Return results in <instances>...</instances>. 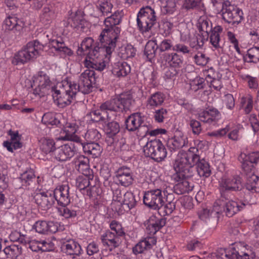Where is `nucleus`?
<instances>
[{
	"label": "nucleus",
	"mask_w": 259,
	"mask_h": 259,
	"mask_svg": "<svg viewBox=\"0 0 259 259\" xmlns=\"http://www.w3.org/2000/svg\"><path fill=\"white\" fill-rule=\"evenodd\" d=\"M121 20L122 15L119 11L114 12L104 20L105 28L99 36V41L96 42L93 49H91L87 53L89 59L94 60L98 58L101 52H105L107 57L114 51L121 32L120 27L117 25L120 23Z\"/></svg>",
	"instance_id": "1"
},
{
	"label": "nucleus",
	"mask_w": 259,
	"mask_h": 259,
	"mask_svg": "<svg viewBox=\"0 0 259 259\" xmlns=\"http://www.w3.org/2000/svg\"><path fill=\"white\" fill-rule=\"evenodd\" d=\"M134 103L135 100L131 95L121 94L116 98L101 103L98 109L107 122L108 120H111L109 111L115 112H126L130 109Z\"/></svg>",
	"instance_id": "2"
},
{
	"label": "nucleus",
	"mask_w": 259,
	"mask_h": 259,
	"mask_svg": "<svg viewBox=\"0 0 259 259\" xmlns=\"http://www.w3.org/2000/svg\"><path fill=\"white\" fill-rule=\"evenodd\" d=\"M198 159V155L191 153L190 150L189 153L176 159L174 164L176 173L172 176L173 180L179 181L182 178H191L194 175L195 171L193 166L194 161Z\"/></svg>",
	"instance_id": "3"
},
{
	"label": "nucleus",
	"mask_w": 259,
	"mask_h": 259,
	"mask_svg": "<svg viewBox=\"0 0 259 259\" xmlns=\"http://www.w3.org/2000/svg\"><path fill=\"white\" fill-rule=\"evenodd\" d=\"M248 203L245 200L239 202L232 200L227 191H222L220 198L214 203L215 213L224 212L226 216L232 217L242 210Z\"/></svg>",
	"instance_id": "4"
},
{
	"label": "nucleus",
	"mask_w": 259,
	"mask_h": 259,
	"mask_svg": "<svg viewBox=\"0 0 259 259\" xmlns=\"http://www.w3.org/2000/svg\"><path fill=\"white\" fill-rule=\"evenodd\" d=\"M43 49L44 45L37 40L29 41L15 54L12 63L15 65H18L33 60L40 55V51Z\"/></svg>",
	"instance_id": "5"
},
{
	"label": "nucleus",
	"mask_w": 259,
	"mask_h": 259,
	"mask_svg": "<svg viewBox=\"0 0 259 259\" xmlns=\"http://www.w3.org/2000/svg\"><path fill=\"white\" fill-rule=\"evenodd\" d=\"M77 93L76 88L72 84L71 81L63 80L57 84L52 95L54 99L58 101V104L64 107L72 102Z\"/></svg>",
	"instance_id": "6"
},
{
	"label": "nucleus",
	"mask_w": 259,
	"mask_h": 259,
	"mask_svg": "<svg viewBox=\"0 0 259 259\" xmlns=\"http://www.w3.org/2000/svg\"><path fill=\"white\" fill-rule=\"evenodd\" d=\"M223 259H254L255 253L252 248L244 243H235L222 253Z\"/></svg>",
	"instance_id": "7"
},
{
	"label": "nucleus",
	"mask_w": 259,
	"mask_h": 259,
	"mask_svg": "<svg viewBox=\"0 0 259 259\" xmlns=\"http://www.w3.org/2000/svg\"><path fill=\"white\" fill-rule=\"evenodd\" d=\"M56 87L47 73L42 71L38 72L31 84L33 93L40 97L52 94Z\"/></svg>",
	"instance_id": "8"
},
{
	"label": "nucleus",
	"mask_w": 259,
	"mask_h": 259,
	"mask_svg": "<svg viewBox=\"0 0 259 259\" xmlns=\"http://www.w3.org/2000/svg\"><path fill=\"white\" fill-rule=\"evenodd\" d=\"M137 22L140 32H149L157 22L155 10L150 6L141 8L137 15Z\"/></svg>",
	"instance_id": "9"
},
{
	"label": "nucleus",
	"mask_w": 259,
	"mask_h": 259,
	"mask_svg": "<svg viewBox=\"0 0 259 259\" xmlns=\"http://www.w3.org/2000/svg\"><path fill=\"white\" fill-rule=\"evenodd\" d=\"M98 76L94 70L87 69L79 76L78 83L71 81L72 84L75 87L77 92L86 94L90 93L93 87L98 84Z\"/></svg>",
	"instance_id": "10"
},
{
	"label": "nucleus",
	"mask_w": 259,
	"mask_h": 259,
	"mask_svg": "<svg viewBox=\"0 0 259 259\" xmlns=\"http://www.w3.org/2000/svg\"><path fill=\"white\" fill-rule=\"evenodd\" d=\"M221 11L223 19L232 26H237L244 19L242 10L228 1L223 3Z\"/></svg>",
	"instance_id": "11"
},
{
	"label": "nucleus",
	"mask_w": 259,
	"mask_h": 259,
	"mask_svg": "<svg viewBox=\"0 0 259 259\" xmlns=\"http://www.w3.org/2000/svg\"><path fill=\"white\" fill-rule=\"evenodd\" d=\"M161 188H154L145 192L143 197L144 204L150 208L159 210L161 215L164 204V197Z\"/></svg>",
	"instance_id": "12"
},
{
	"label": "nucleus",
	"mask_w": 259,
	"mask_h": 259,
	"mask_svg": "<svg viewBox=\"0 0 259 259\" xmlns=\"http://www.w3.org/2000/svg\"><path fill=\"white\" fill-rule=\"evenodd\" d=\"M199 32H204L206 40H207L209 34L210 33L209 38L210 42L215 49L221 48L219 42L220 41V34L223 31L222 27L220 25L215 26L212 28V23L208 19L202 20L198 26Z\"/></svg>",
	"instance_id": "13"
},
{
	"label": "nucleus",
	"mask_w": 259,
	"mask_h": 259,
	"mask_svg": "<svg viewBox=\"0 0 259 259\" xmlns=\"http://www.w3.org/2000/svg\"><path fill=\"white\" fill-rule=\"evenodd\" d=\"M145 156L149 157L157 162L162 161L167 155V151L159 139H154L147 143L144 147Z\"/></svg>",
	"instance_id": "14"
},
{
	"label": "nucleus",
	"mask_w": 259,
	"mask_h": 259,
	"mask_svg": "<svg viewBox=\"0 0 259 259\" xmlns=\"http://www.w3.org/2000/svg\"><path fill=\"white\" fill-rule=\"evenodd\" d=\"M220 186L222 191H227L229 194V191H239L242 188V179L238 175L230 176H224L222 178Z\"/></svg>",
	"instance_id": "15"
},
{
	"label": "nucleus",
	"mask_w": 259,
	"mask_h": 259,
	"mask_svg": "<svg viewBox=\"0 0 259 259\" xmlns=\"http://www.w3.org/2000/svg\"><path fill=\"white\" fill-rule=\"evenodd\" d=\"M76 152L74 143H70L64 144L56 148L54 150V156L59 161H66L72 157Z\"/></svg>",
	"instance_id": "16"
},
{
	"label": "nucleus",
	"mask_w": 259,
	"mask_h": 259,
	"mask_svg": "<svg viewBox=\"0 0 259 259\" xmlns=\"http://www.w3.org/2000/svg\"><path fill=\"white\" fill-rule=\"evenodd\" d=\"M33 199L37 206L44 210H48L55 203L52 191L36 193L33 196Z\"/></svg>",
	"instance_id": "17"
},
{
	"label": "nucleus",
	"mask_w": 259,
	"mask_h": 259,
	"mask_svg": "<svg viewBox=\"0 0 259 259\" xmlns=\"http://www.w3.org/2000/svg\"><path fill=\"white\" fill-rule=\"evenodd\" d=\"M60 225L58 222L39 220L33 225L32 228L40 234L55 233L59 230Z\"/></svg>",
	"instance_id": "18"
},
{
	"label": "nucleus",
	"mask_w": 259,
	"mask_h": 259,
	"mask_svg": "<svg viewBox=\"0 0 259 259\" xmlns=\"http://www.w3.org/2000/svg\"><path fill=\"white\" fill-rule=\"evenodd\" d=\"M53 192L54 201L58 205L65 206L70 202L69 187L68 185H61L57 187Z\"/></svg>",
	"instance_id": "19"
},
{
	"label": "nucleus",
	"mask_w": 259,
	"mask_h": 259,
	"mask_svg": "<svg viewBox=\"0 0 259 259\" xmlns=\"http://www.w3.org/2000/svg\"><path fill=\"white\" fill-rule=\"evenodd\" d=\"M166 224V219L157 218L152 215L144 223L146 232L150 235H153Z\"/></svg>",
	"instance_id": "20"
},
{
	"label": "nucleus",
	"mask_w": 259,
	"mask_h": 259,
	"mask_svg": "<svg viewBox=\"0 0 259 259\" xmlns=\"http://www.w3.org/2000/svg\"><path fill=\"white\" fill-rule=\"evenodd\" d=\"M115 177L118 183L122 186L128 187L134 181L133 172L130 167L122 166L115 172Z\"/></svg>",
	"instance_id": "21"
},
{
	"label": "nucleus",
	"mask_w": 259,
	"mask_h": 259,
	"mask_svg": "<svg viewBox=\"0 0 259 259\" xmlns=\"http://www.w3.org/2000/svg\"><path fill=\"white\" fill-rule=\"evenodd\" d=\"M122 237L108 230L101 235L100 239L103 246L108 247L109 250L112 251L120 246Z\"/></svg>",
	"instance_id": "22"
},
{
	"label": "nucleus",
	"mask_w": 259,
	"mask_h": 259,
	"mask_svg": "<svg viewBox=\"0 0 259 259\" xmlns=\"http://www.w3.org/2000/svg\"><path fill=\"white\" fill-rule=\"evenodd\" d=\"M220 116V112L213 107H208L198 114L199 119L204 123L214 125Z\"/></svg>",
	"instance_id": "23"
},
{
	"label": "nucleus",
	"mask_w": 259,
	"mask_h": 259,
	"mask_svg": "<svg viewBox=\"0 0 259 259\" xmlns=\"http://www.w3.org/2000/svg\"><path fill=\"white\" fill-rule=\"evenodd\" d=\"M187 143V138L184 134L180 131H176L174 137L167 140L166 146L170 152H175L184 147Z\"/></svg>",
	"instance_id": "24"
},
{
	"label": "nucleus",
	"mask_w": 259,
	"mask_h": 259,
	"mask_svg": "<svg viewBox=\"0 0 259 259\" xmlns=\"http://www.w3.org/2000/svg\"><path fill=\"white\" fill-rule=\"evenodd\" d=\"M61 248L64 253L70 255L72 259L79 256L82 252L80 244L74 240H67L64 242L62 245Z\"/></svg>",
	"instance_id": "25"
},
{
	"label": "nucleus",
	"mask_w": 259,
	"mask_h": 259,
	"mask_svg": "<svg viewBox=\"0 0 259 259\" xmlns=\"http://www.w3.org/2000/svg\"><path fill=\"white\" fill-rule=\"evenodd\" d=\"M24 23L15 15L8 16L4 20L3 27L6 30L20 33L24 27Z\"/></svg>",
	"instance_id": "26"
},
{
	"label": "nucleus",
	"mask_w": 259,
	"mask_h": 259,
	"mask_svg": "<svg viewBox=\"0 0 259 259\" xmlns=\"http://www.w3.org/2000/svg\"><path fill=\"white\" fill-rule=\"evenodd\" d=\"M171 192H168L167 190L164 189L163 190L165 200L161 215L170 214L176 208L177 200L175 198L174 189H171Z\"/></svg>",
	"instance_id": "27"
},
{
	"label": "nucleus",
	"mask_w": 259,
	"mask_h": 259,
	"mask_svg": "<svg viewBox=\"0 0 259 259\" xmlns=\"http://www.w3.org/2000/svg\"><path fill=\"white\" fill-rule=\"evenodd\" d=\"M144 117L140 112L132 114L125 120L126 129L130 132H135L137 127L144 123Z\"/></svg>",
	"instance_id": "28"
},
{
	"label": "nucleus",
	"mask_w": 259,
	"mask_h": 259,
	"mask_svg": "<svg viewBox=\"0 0 259 259\" xmlns=\"http://www.w3.org/2000/svg\"><path fill=\"white\" fill-rule=\"evenodd\" d=\"M161 58L168 66L178 69L182 67L183 63V57L177 53H166L162 54Z\"/></svg>",
	"instance_id": "29"
},
{
	"label": "nucleus",
	"mask_w": 259,
	"mask_h": 259,
	"mask_svg": "<svg viewBox=\"0 0 259 259\" xmlns=\"http://www.w3.org/2000/svg\"><path fill=\"white\" fill-rule=\"evenodd\" d=\"M68 23L72 27L82 32L85 31V29L88 28L89 25L88 22L83 17L77 13L68 19Z\"/></svg>",
	"instance_id": "30"
},
{
	"label": "nucleus",
	"mask_w": 259,
	"mask_h": 259,
	"mask_svg": "<svg viewBox=\"0 0 259 259\" xmlns=\"http://www.w3.org/2000/svg\"><path fill=\"white\" fill-rule=\"evenodd\" d=\"M198 160L194 161L193 166L195 168L194 172H197L200 177H208L211 174L209 164L204 159H200L198 155Z\"/></svg>",
	"instance_id": "31"
},
{
	"label": "nucleus",
	"mask_w": 259,
	"mask_h": 259,
	"mask_svg": "<svg viewBox=\"0 0 259 259\" xmlns=\"http://www.w3.org/2000/svg\"><path fill=\"white\" fill-rule=\"evenodd\" d=\"M29 247L33 251H50L53 250V243L46 240H32L28 242Z\"/></svg>",
	"instance_id": "32"
},
{
	"label": "nucleus",
	"mask_w": 259,
	"mask_h": 259,
	"mask_svg": "<svg viewBox=\"0 0 259 259\" xmlns=\"http://www.w3.org/2000/svg\"><path fill=\"white\" fill-rule=\"evenodd\" d=\"M55 17V11L51 5L45 6L39 15V21L47 28L52 22Z\"/></svg>",
	"instance_id": "33"
},
{
	"label": "nucleus",
	"mask_w": 259,
	"mask_h": 259,
	"mask_svg": "<svg viewBox=\"0 0 259 259\" xmlns=\"http://www.w3.org/2000/svg\"><path fill=\"white\" fill-rule=\"evenodd\" d=\"M189 178H182L180 180L175 181L178 182L174 187V192L178 195H181L185 193H188L191 191L193 188L194 185L188 181Z\"/></svg>",
	"instance_id": "34"
},
{
	"label": "nucleus",
	"mask_w": 259,
	"mask_h": 259,
	"mask_svg": "<svg viewBox=\"0 0 259 259\" xmlns=\"http://www.w3.org/2000/svg\"><path fill=\"white\" fill-rule=\"evenodd\" d=\"M156 240L152 237L145 238L139 242L133 247V252L134 254L144 253L145 250L150 249L156 244Z\"/></svg>",
	"instance_id": "35"
},
{
	"label": "nucleus",
	"mask_w": 259,
	"mask_h": 259,
	"mask_svg": "<svg viewBox=\"0 0 259 259\" xmlns=\"http://www.w3.org/2000/svg\"><path fill=\"white\" fill-rule=\"evenodd\" d=\"M164 94L161 92H156L151 94L146 101V107L149 109H154L162 105L165 100Z\"/></svg>",
	"instance_id": "36"
},
{
	"label": "nucleus",
	"mask_w": 259,
	"mask_h": 259,
	"mask_svg": "<svg viewBox=\"0 0 259 259\" xmlns=\"http://www.w3.org/2000/svg\"><path fill=\"white\" fill-rule=\"evenodd\" d=\"M76 169L83 175H90L89 159L83 155H79L74 159Z\"/></svg>",
	"instance_id": "37"
},
{
	"label": "nucleus",
	"mask_w": 259,
	"mask_h": 259,
	"mask_svg": "<svg viewBox=\"0 0 259 259\" xmlns=\"http://www.w3.org/2000/svg\"><path fill=\"white\" fill-rule=\"evenodd\" d=\"M103 150L102 147L95 142L87 143L83 146L84 153L92 156L93 158L99 157Z\"/></svg>",
	"instance_id": "38"
},
{
	"label": "nucleus",
	"mask_w": 259,
	"mask_h": 259,
	"mask_svg": "<svg viewBox=\"0 0 259 259\" xmlns=\"http://www.w3.org/2000/svg\"><path fill=\"white\" fill-rule=\"evenodd\" d=\"M104 126L105 133L107 136L109 138H113L115 137L120 130L119 123L115 120H108L105 123Z\"/></svg>",
	"instance_id": "39"
},
{
	"label": "nucleus",
	"mask_w": 259,
	"mask_h": 259,
	"mask_svg": "<svg viewBox=\"0 0 259 259\" xmlns=\"http://www.w3.org/2000/svg\"><path fill=\"white\" fill-rule=\"evenodd\" d=\"M137 201L135 195L131 192H126L123 196V200L121 203V206L125 211H128L137 205Z\"/></svg>",
	"instance_id": "40"
},
{
	"label": "nucleus",
	"mask_w": 259,
	"mask_h": 259,
	"mask_svg": "<svg viewBox=\"0 0 259 259\" xmlns=\"http://www.w3.org/2000/svg\"><path fill=\"white\" fill-rule=\"evenodd\" d=\"M49 47L54 48L56 51L62 52L68 56H71L73 54L72 51L66 47L62 40L52 39L50 41Z\"/></svg>",
	"instance_id": "41"
},
{
	"label": "nucleus",
	"mask_w": 259,
	"mask_h": 259,
	"mask_svg": "<svg viewBox=\"0 0 259 259\" xmlns=\"http://www.w3.org/2000/svg\"><path fill=\"white\" fill-rule=\"evenodd\" d=\"M157 50L158 49L156 40H150L147 42L144 49V54L149 61H151L155 57Z\"/></svg>",
	"instance_id": "42"
},
{
	"label": "nucleus",
	"mask_w": 259,
	"mask_h": 259,
	"mask_svg": "<svg viewBox=\"0 0 259 259\" xmlns=\"http://www.w3.org/2000/svg\"><path fill=\"white\" fill-rule=\"evenodd\" d=\"M244 62L257 63L259 62V47H252L248 49L243 57Z\"/></svg>",
	"instance_id": "43"
},
{
	"label": "nucleus",
	"mask_w": 259,
	"mask_h": 259,
	"mask_svg": "<svg viewBox=\"0 0 259 259\" xmlns=\"http://www.w3.org/2000/svg\"><path fill=\"white\" fill-rule=\"evenodd\" d=\"M131 72V67L126 62L118 63L114 67L112 73L118 77H124Z\"/></svg>",
	"instance_id": "44"
},
{
	"label": "nucleus",
	"mask_w": 259,
	"mask_h": 259,
	"mask_svg": "<svg viewBox=\"0 0 259 259\" xmlns=\"http://www.w3.org/2000/svg\"><path fill=\"white\" fill-rule=\"evenodd\" d=\"M245 187L252 193H259V177L255 175L248 177L246 178Z\"/></svg>",
	"instance_id": "45"
},
{
	"label": "nucleus",
	"mask_w": 259,
	"mask_h": 259,
	"mask_svg": "<svg viewBox=\"0 0 259 259\" xmlns=\"http://www.w3.org/2000/svg\"><path fill=\"white\" fill-rule=\"evenodd\" d=\"M39 148L40 150L45 154L54 153V150L56 149L55 143L53 139H41L39 141Z\"/></svg>",
	"instance_id": "46"
},
{
	"label": "nucleus",
	"mask_w": 259,
	"mask_h": 259,
	"mask_svg": "<svg viewBox=\"0 0 259 259\" xmlns=\"http://www.w3.org/2000/svg\"><path fill=\"white\" fill-rule=\"evenodd\" d=\"M60 215L65 219H72L75 218L79 214L80 210L78 207L71 206L70 207L63 206L59 209Z\"/></svg>",
	"instance_id": "47"
},
{
	"label": "nucleus",
	"mask_w": 259,
	"mask_h": 259,
	"mask_svg": "<svg viewBox=\"0 0 259 259\" xmlns=\"http://www.w3.org/2000/svg\"><path fill=\"white\" fill-rule=\"evenodd\" d=\"M21 247L17 244H12L6 247L3 251L8 258H16L21 253Z\"/></svg>",
	"instance_id": "48"
},
{
	"label": "nucleus",
	"mask_w": 259,
	"mask_h": 259,
	"mask_svg": "<svg viewBox=\"0 0 259 259\" xmlns=\"http://www.w3.org/2000/svg\"><path fill=\"white\" fill-rule=\"evenodd\" d=\"M35 178V175L32 170H27L20 175V177L16 180L17 182H21L22 186L30 185V182H32Z\"/></svg>",
	"instance_id": "49"
},
{
	"label": "nucleus",
	"mask_w": 259,
	"mask_h": 259,
	"mask_svg": "<svg viewBox=\"0 0 259 259\" xmlns=\"http://www.w3.org/2000/svg\"><path fill=\"white\" fill-rule=\"evenodd\" d=\"M206 41L203 33L201 35H197L195 37L191 39L189 42L190 47L195 50H198L202 48L204 41Z\"/></svg>",
	"instance_id": "50"
},
{
	"label": "nucleus",
	"mask_w": 259,
	"mask_h": 259,
	"mask_svg": "<svg viewBox=\"0 0 259 259\" xmlns=\"http://www.w3.org/2000/svg\"><path fill=\"white\" fill-rule=\"evenodd\" d=\"M93 178V175L79 176L76 179V185L80 190H84L91 185L90 181Z\"/></svg>",
	"instance_id": "51"
},
{
	"label": "nucleus",
	"mask_w": 259,
	"mask_h": 259,
	"mask_svg": "<svg viewBox=\"0 0 259 259\" xmlns=\"http://www.w3.org/2000/svg\"><path fill=\"white\" fill-rule=\"evenodd\" d=\"M112 4L107 0H99L97 5V9L105 16L111 12Z\"/></svg>",
	"instance_id": "52"
},
{
	"label": "nucleus",
	"mask_w": 259,
	"mask_h": 259,
	"mask_svg": "<svg viewBox=\"0 0 259 259\" xmlns=\"http://www.w3.org/2000/svg\"><path fill=\"white\" fill-rule=\"evenodd\" d=\"M42 121L46 125H58L60 123L58 117L51 112L46 113L44 115Z\"/></svg>",
	"instance_id": "53"
},
{
	"label": "nucleus",
	"mask_w": 259,
	"mask_h": 259,
	"mask_svg": "<svg viewBox=\"0 0 259 259\" xmlns=\"http://www.w3.org/2000/svg\"><path fill=\"white\" fill-rule=\"evenodd\" d=\"M202 5V2L200 0H184L183 8L187 11L198 10Z\"/></svg>",
	"instance_id": "54"
},
{
	"label": "nucleus",
	"mask_w": 259,
	"mask_h": 259,
	"mask_svg": "<svg viewBox=\"0 0 259 259\" xmlns=\"http://www.w3.org/2000/svg\"><path fill=\"white\" fill-rule=\"evenodd\" d=\"M190 85L192 90L197 92L199 90L203 89L205 88V80L202 77L197 76L191 81Z\"/></svg>",
	"instance_id": "55"
},
{
	"label": "nucleus",
	"mask_w": 259,
	"mask_h": 259,
	"mask_svg": "<svg viewBox=\"0 0 259 259\" xmlns=\"http://www.w3.org/2000/svg\"><path fill=\"white\" fill-rule=\"evenodd\" d=\"M93 42L94 40L91 37L84 39L77 50L78 54L81 55L82 53L85 54V52L89 51L91 49V48L92 47Z\"/></svg>",
	"instance_id": "56"
},
{
	"label": "nucleus",
	"mask_w": 259,
	"mask_h": 259,
	"mask_svg": "<svg viewBox=\"0 0 259 259\" xmlns=\"http://www.w3.org/2000/svg\"><path fill=\"white\" fill-rule=\"evenodd\" d=\"M242 160V168L244 174L246 176V178H248L249 176H251L252 175H255V168L253 164L244 159Z\"/></svg>",
	"instance_id": "57"
},
{
	"label": "nucleus",
	"mask_w": 259,
	"mask_h": 259,
	"mask_svg": "<svg viewBox=\"0 0 259 259\" xmlns=\"http://www.w3.org/2000/svg\"><path fill=\"white\" fill-rule=\"evenodd\" d=\"M101 137V134L95 128L89 130L84 134L85 139L91 142H92V141H96L99 140Z\"/></svg>",
	"instance_id": "58"
},
{
	"label": "nucleus",
	"mask_w": 259,
	"mask_h": 259,
	"mask_svg": "<svg viewBox=\"0 0 259 259\" xmlns=\"http://www.w3.org/2000/svg\"><path fill=\"white\" fill-rule=\"evenodd\" d=\"M150 128L151 126L150 124L147 125L144 123L143 124H141L135 131L136 132L137 136L140 139H143L146 137V136L149 135Z\"/></svg>",
	"instance_id": "59"
},
{
	"label": "nucleus",
	"mask_w": 259,
	"mask_h": 259,
	"mask_svg": "<svg viewBox=\"0 0 259 259\" xmlns=\"http://www.w3.org/2000/svg\"><path fill=\"white\" fill-rule=\"evenodd\" d=\"M110 228L112 233H116L118 236L123 237L125 236V232L123 230L122 225L116 221H112L110 224Z\"/></svg>",
	"instance_id": "60"
},
{
	"label": "nucleus",
	"mask_w": 259,
	"mask_h": 259,
	"mask_svg": "<svg viewBox=\"0 0 259 259\" xmlns=\"http://www.w3.org/2000/svg\"><path fill=\"white\" fill-rule=\"evenodd\" d=\"M244 159L248 162H251L252 164L257 163L259 160V152H253L248 154L247 155L245 154L241 153L239 157V160H241V159Z\"/></svg>",
	"instance_id": "61"
},
{
	"label": "nucleus",
	"mask_w": 259,
	"mask_h": 259,
	"mask_svg": "<svg viewBox=\"0 0 259 259\" xmlns=\"http://www.w3.org/2000/svg\"><path fill=\"white\" fill-rule=\"evenodd\" d=\"M174 46L171 40L169 39H164L159 44H157L158 50L161 52L173 50Z\"/></svg>",
	"instance_id": "62"
},
{
	"label": "nucleus",
	"mask_w": 259,
	"mask_h": 259,
	"mask_svg": "<svg viewBox=\"0 0 259 259\" xmlns=\"http://www.w3.org/2000/svg\"><path fill=\"white\" fill-rule=\"evenodd\" d=\"M195 63L199 66H204L206 65L209 59L205 55L201 52H198L194 57Z\"/></svg>",
	"instance_id": "63"
},
{
	"label": "nucleus",
	"mask_w": 259,
	"mask_h": 259,
	"mask_svg": "<svg viewBox=\"0 0 259 259\" xmlns=\"http://www.w3.org/2000/svg\"><path fill=\"white\" fill-rule=\"evenodd\" d=\"M91 121L94 123H105L106 122L105 120V118H103L102 114L100 113L98 109L92 110L90 113Z\"/></svg>",
	"instance_id": "64"
}]
</instances>
